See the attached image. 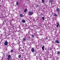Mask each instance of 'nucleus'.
Segmentation results:
<instances>
[{"label": "nucleus", "instance_id": "nucleus-1", "mask_svg": "<svg viewBox=\"0 0 60 60\" xmlns=\"http://www.w3.org/2000/svg\"><path fill=\"white\" fill-rule=\"evenodd\" d=\"M4 44L5 46H7L8 45V42L7 41H5L4 43Z\"/></svg>", "mask_w": 60, "mask_h": 60}, {"label": "nucleus", "instance_id": "nucleus-2", "mask_svg": "<svg viewBox=\"0 0 60 60\" xmlns=\"http://www.w3.org/2000/svg\"><path fill=\"white\" fill-rule=\"evenodd\" d=\"M32 12V11H30V12L29 13V15H33V12Z\"/></svg>", "mask_w": 60, "mask_h": 60}, {"label": "nucleus", "instance_id": "nucleus-3", "mask_svg": "<svg viewBox=\"0 0 60 60\" xmlns=\"http://www.w3.org/2000/svg\"><path fill=\"white\" fill-rule=\"evenodd\" d=\"M56 10L57 12H59V11H60V9L59 8H57L56 9Z\"/></svg>", "mask_w": 60, "mask_h": 60}, {"label": "nucleus", "instance_id": "nucleus-4", "mask_svg": "<svg viewBox=\"0 0 60 60\" xmlns=\"http://www.w3.org/2000/svg\"><path fill=\"white\" fill-rule=\"evenodd\" d=\"M56 43H59V41L58 40H56L55 41Z\"/></svg>", "mask_w": 60, "mask_h": 60}, {"label": "nucleus", "instance_id": "nucleus-5", "mask_svg": "<svg viewBox=\"0 0 60 60\" xmlns=\"http://www.w3.org/2000/svg\"><path fill=\"white\" fill-rule=\"evenodd\" d=\"M31 51L32 52H34V49L33 48H32L31 49Z\"/></svg>", "mask_w": 60, "mask_h": 60}, {"label": "nucleus", "instance_id": "nucleus-6", "mask_svg": "<svg viewBox=\"0 0 60 60\" xmlns=\"http://www.w3.org/2000/svg\"><path fill=\"white\" fill-rule=\"evenodd\" d=\"M35 6L36 7V8H37V7H38V6H39V5L37 4V5H35Z\"/></svg>", "mask_w": 60, "mask_h": 60}, {"label": "nucleus", "instance_id": "nucleus-7", "mask_svg": "<svg viewBox=\"0 0 60 60\" xmlns=\"http://www.w3.org/2000/svg\"><path fill=\"white\" fill-rule=\"evenodd\" d=\"M45 47H44V46H43L42 47V50H44V48Z\"/></svg>", "mask_w": 60, "mask_h": 60}, {"label": "nucleus", "instance_id": "nucleus-8", "mask_svg": "<svg viewBox=\"0 0 60 60\" xmlns=\"http://www.w3.org/2000/svg\"><path fill=\"white\" fill-rule=\"evenodd\" d=\"M50 2L51 4H52L53 2V0H50Z\"/></svg>", "mask_w": 60, "mask_h": 60}, {"label": "nucleus", "instance_id": "nucleus-9", "mask_svg": "<svg viewBox=\"0 0 60 60\" xmlns=\"http://www.w3.org/2000/svg\"><path fill=\"white\" fill-rule=\"evenodd\" d=\"M27 8H26L24 11V12H26L27 11Z\"/></svg>", "mask_w": 60, "mask_h": 60}, {"label": "nucleus", "instance_id": "nucleus-10", "mask_svg": "<svg viewBox=\"0 0 60 60\" xmlns=\"http://www.w3.org/2000/svg\"><path fill=\"white\" fill-rule=\"evenodd\" d=\"M31 37L32 38H34V35H33V34H32V36H31Z\"/></svg>", "mask_w": 60, "mask_h": 60}, {"label": "nucleus", "instance_id": "nucleus-11", "mask_svg": "<svg viewBox=\"0 0 60 60\" xmlns=\"http://www.w3.org/2000/svg\"><path fill=\"white\" fill-rule=\"evenodd\" d=\"M22 40L23 41H26V39L25 38H23Z\"/></svg>", "mask_w": 60, "mask_h": 60}, {"label": "nucleus", "instance_id": "nucleus-12", "mask_svg": "<svg viewBox=\"0 0 60 60\" xmlns=\"http://www.w3.org/2000/svg\"><path fill=\"white\" fill-rule=\"evenodd\" d=\"M22 23H25V22H26V21H25V20H22Z\"/></svg>", "mask_w": 60, "mask_h": 60}, {"label": "nucleus", "instance_id": "nucleus-13", "mask_svg": "<svg viewBox=\"0 0 60 60\" xmlns=\"http://www.w3.org/2000/svg\"><path fill=\"white\" fill-rule=\"evenodd\" d=\"M20 17H23V15L22 14H21L20 15Z\"/></svg>", "mask_w": 60, "mask_h": 60}, {"label": "nucleus", "instance_id": "nucleus-14", "mask_svg": "<svg viewBox=\"0 0 60 60\" xmlns=\"http://www.w3.org/2000/svg\"><path fill=\"white\" fill-rule=\"evenodd\" d=\"M60 52H58L57 54V55H59L60 54Z\"/></svg>", "mask_w": 60, "mask_h": 60}, {"label": "nucleus", "instance_id": "nucleus-15", "mask_svg": "<svg viewBox=\"0 0 60 60\" xmlns=\"http://www.w3.org/2000/svg\"><path fill=\"white\" fill-rule=\"evenodd\" d=\"M11 56L10 55H9L8 56V58H11Z\"/></svg>", "mask_w": 60, "mask_h": 60}, {"label": "nucleus", "instance_id": "nucleus-16", "mask_svg": "<svg viewBox=\"0 0 60 60\" xmlns=\"http://www.w3.org/2000/svg\"><path fill=\"white\" fill-rule=\"evenodd\" d=\"M41 0L42 1V2H43V3L44 4H45V1L44 0Z\"/></svg>", "mask_w": 60, "mask_h": 60}, {"label": "nucleus", "instance_id": "nucleus-17", "mask_svg": "<svg viewBox=\"0 0 60 60\" xmlns=\"http://www.w3.org/2000/svg\"><path fill=\"white\" fill-rule=\"evenodd\" d=\"M54 16H55V17H56V16H57V15L56 14H54Z\"/></svg>", "mask_w": 60, "mask_h": 60}, {"label": "nucleus", "instance_id": "nucleus-18", "mask_svg": "<svg viewBox=\"0 0 60 60\" xmlns=\"http://www.w3.org/2000/svg\"><path fill=\"white\" fill-rule=\"evenodd\" d=\"M13 50L12 49L11 51H10V52L11 53H12L13 52Z\"/></svg>", "mask_w": 60, "mask_h": 60}, {"label": "nucleus", "instance_id": "nucleus-19", "mask_svg": "<svg viewBox=\"0 0 60 60\" xmlns=\"http://www.w3.org/2000/svg\"><path fill=\"white\" fill-rule=\"evenodd\" d=\"M18 57L19 58H20L21 57V55H19Z\"/></svg>", "mask_w": 60, "mask_h": 60}, {"label": "nucleus", "instance_id": "nucleus-20", "mask_svg": "<svg viewBox=\"0 0 60 60\" xmlns=\"http://www.w3.org/2000/svg\"><path fill=\"white\" fill-rule=\"evenodd\" d=\"M16 5H19V3H18V2H16Z\"/></svg>", "mask_w": 60, "mask_h": 60}, {"label": "nucleus", "instance_id": "nucleus-21", "mask_svg": "<svg viewBox=\"0 0 60 60\" xmlns=\"http://www.w3.org/2000/svg\"><path fill=\"white\" fill-rule=\"evenodd\" d=\"M51 50H52V49L50 47L49 48V50H50V51H51Z\"/></svg>", "mask_w": 60, "mask_h": 60}, {"label": "nucleus", "instance_id": "nucleus-22", "mask_svg": "<svg viewBox=\"0 0 60 60\" xmlns=\"http://www.w3.org/2000/svg\"><path fill=\"white\" fill-rule=\"evenodd\" d=\"M42 19H43V20H44V17H43L42 18Z\"/></svg>", "mask_w": 60, "mask_h": 60}, {"label": "nucleus", "instance_id": "nucleus-23", "mask_svg": "<svg viewBox=\"0 0 60 60\" xmlns=\"http://www.w3.org/2000/svg\"><path fill=\"white\" fill-rule=\"evenodd\" d=\"M57 25H59V22H57L56 23Z\"/></svg>", "mask_w": 60, "mask_h": 60}, {"label": "nucleus", "instance_id": "nucleus-24", "mask_svg": "<svg viewBox=\"0 0 60 60\" xmlns=\"http://www.w3.org/2000/svg\"><path fill=\"white\" fill-rule=\"evenodd\" d=\"M7 59L8 60H9L10 59V58H8Z\"/></svg>", "mask_w": 60, "mask_h": 60}, {"label": "nucleus", "instance_id": "nucleus-25", "mask_svg": "<svg viewBox=\"0 0 60 60\" xmlns=\"http://www.w3.org/2000/svg\"><path fill=\"white\" fill-rule=\"evenodd\" d=\"M48 37H46V38H45V40H46V39H48Z\"/></svg>", "mask_w": 60, "mask_h": 60}, {"label": "nucleus", "instance_id": "nucleus-26", "mask_svg": "<svg viewBox=\"0 0 60 60\" xmlns=\"http://www.w3.org/2000/svg\"><path fill=\"white\" fill-rule=\"evenodd\" d=\"M59 26V25H56L57 27H58Z\"/></svg>", "mask_w": 60, "mask_h": 60}, {"label": "nucleus", "instance_id": "nucleus-27", "mask_svg": "<svg viewBox=\"0 0 60 60\" xmlns=\"http://www.w3.org/2000/svg\"><path fill=\"white\" fill-rule=\"evenodd\" d=\"M37 33V32H36H36H35V33L34 34H36Z\"/></svg>", "mask_w": 60, "mask_h": 60}, {"label": "nucleus", "instance_id": "nucleus-28", "mask_svg": "<svg viewBox=\"0 0 60 60\" xmlns=\"http://www.w3.org/2000/svg\"><path fill=\"white\" fill-rule=\"evenodd\" d=\"M21 49H22V48H20V49H21L20 50H21Z\"/></svg>", "mask_w": 60, "mask_h": 60}, {"label": "nucleus", "instance_id": "nucleus-29", "mask_svg": "<svg viewBox=\"0 0 60 60\" xmlns=\"http://www.w3.org/2000/svg\"><path fill=\"white\" fill-rule=\"evenodd\" d=\"M6 55H7V56H8V54H7Z\"/></svg>", "mask_w": 60, "mask_h": 60}, {"label": "nucleus", "instance_id": "nucleus-30", "mask_svg": "<svg viewBox=\"0 0 60 60\" xmlns=\"http://www.w3.org/2000/svg\"><path fill=\"white\" fill-rule=\"evenodd\" d=\"M19 49H20V48H19V50H20Z\"/></svg>", "mask_w": 60, "mask_h": 60}, {"label": "nucleus", "instance_id": "nucleus-31", "mask_svg": "<svg viewBox=\"0 0 60 60\" xmlns=\"http://www.w3.org/2000/svg\"><path fill=\"white\" fill-rule=\"evenodd\" d=\"M57 59H59L57 57Z\"/></svg>", "mask_w": 60, "mask_h": 60}, {"label": "nucleus", "instance_id": "nucleus-32", "mask_svg": "<svg viewBox=\"0 0 60 60\" xmlns=\"http://www.w3.org/2000/svg\"><path fill=\"white\" fill-rule=\"evenodd\" d=\"M36 57H37V56H36Z\"/></svg>", "mask_w": 60, "mask_h": 60}, {"label": "nucleus", "instance_id": "nucleus-33", "mask_svg": "<svg viewBox=\"0 0 60 60\" xmlns=\"http://www.w3.org/2000/svg\"><path fill=\"white\" fill-rule=\"evenodd\" d=\"M22 51H23V50H22Z\"/></svg>", "mask_w": 60, "mask_h": 60}]
</instances>
